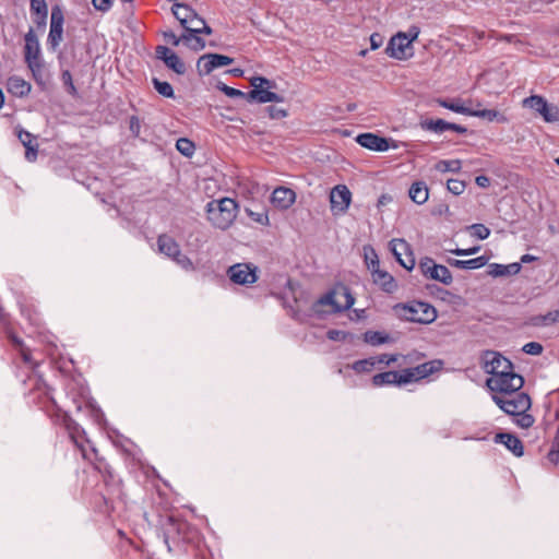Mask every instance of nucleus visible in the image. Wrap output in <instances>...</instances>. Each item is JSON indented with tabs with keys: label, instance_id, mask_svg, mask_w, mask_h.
<instances>
[{
	"label": "nucleus",
	"instance_id": "nucleus-1",
	"mask_svg": "<svg viewBox=\"0 0 559 559\" xmlns=\"http://www.w3.org/2000/svg\"><path fill=\"white\" fill-rule=\"evenodd\" d=\"M491 399L503 413L514 417L513 423L518 427L527 429L534 425L535 418L528 413L532 400L527 393L520 390L512 394L491 395Z\"/></svg>",
	"mask_w": 559,
	"mask_h": 559
},
{
	"label": "nucleus",
	"instance_id": "nucleus-2",
	"mask_svg": "<svg viewBox=\"0 0 559 559\" xmlns=\"http://www.w3.org/2000/svg\"><path fill=\"white\" fill-rule=\"evenodd\" d=\"M207 218L218 229H228L238 214V204L230 198L212 200L206 205Z\"/></svg>",
	"mask_w": 559,
	"mask_h": 559
},
{
	"label": "nucleus",
	"instance_id": "nucleus-3",
	"mask_svg": "<svg viewBox=\"0 0 559 559\" xmlns=\"http://www.w3.org/2000/svg\"><path fill=\"white\" fill-rule=\"evenodd\" d=\"M393 311L402 320L420 324H429L437 319L436 308L424 301L414 300L407 304H396Z\"/></svg>",
	"mask_w": 559,
	"mask_h": 559
},
{
	"label": "nucleus",
	"instance_id": "nucleus-4",
	"mask_svg": "<svg viewBox=\"0 0 559 559\" xmlns=\"http://www.w3.org/2000/svg\"><path fill=\"white\" fill-rule=\"evenodd\" d=\"M355 298L350 289L346 286H341L338 289L330 290L321 296L313 305L311 310L320 314L322 306L333 307V312H342L353 307Z\"/></svg>",
	"mask_w": 559,
	"mask_h": 559
},
{
	"label": "nucleus",
	"instance_id": "nucleus-5",
	"mask_svg": "<svg viewBox=\"0 0 559 559\" xmlns=\"http://www.w3.org/2000/svg\"><path fill=\"white\" fill-rule=\"evenodd\" d=\"M252 90L247 92V102L249 103H282L284 97L274 93L276 83L263 76H253L250 80Z\"/></svg>",
	"mask_w": 559,
	"mask_h": 559
},
{
	"label": "nucleus",
	"instance_id": "nucleus-6",
	"mask_svg": "<svg viewBox=\"0 0 559 559\" xmlns=\"http://www.w3.org/2000/svg\"><path fill=\"white\" fill-rule=\"evenodd\" d=\"M486 385L491 391V395L512 394L523 388L524 379L521 374L512 371L497 377H489L486 380Z\"/></svg>",
	"mask_w": 559,
	"mask_h": 559
},
{
	"label": "nucleus",
	"instance_id": "nucleus-7",
	"mask_svg": "<svg viewBox=\"0 0 559 559\" xmlns=\"http://www.w3.org/2000/svg\"><path fill=\"white\" fill-rule=\"evenodd\" d=\"M522 104L523 107L530 108L542 116L545 122L554 123L559 121V107L554 104H549L540 95L526 97L523 99Z\"/></svg>",
	"mask_w": 559,
	"mask_h": 559
},
{
	"label": "nucleus",
	"instance_id": "nucleus-8",
	"mask_svg": "<svg viewBox=\"0 0 559 559\" xmlns=\"http://www.w3.org/2000/svg\"><path fill=\"white\" fill-rule=\"evenodd\" d=\"M483 368L490 377L514 371L512 362L498 352L487 350L483 357Z\"/></svg>",
	"mask_w": 559,
	"mask_h": 559
},
{
	"label": "nucleus",
	"instance_id": "nucleus-9",
	"mask_svg": "<svg viewBox=\"0 0 559 559\" xmlns=\"http://www.w3.org/2000/svg\"><path fill=\"white\" fill-rule=\"evenodd\" d=\"M419 270L426 278L438 281L444 285H450L453 282L449 269L442 264H437L432 258H423L419 261Z\"/></svg>",
	"mask_w": 559,
	"mask_h": 559
},
{
	"label": "nucleus",
	"instance_id": "nucleus-10",
	"mask_svg": "<svg viewBox=\"0 0 559 559\" xmlns=\"http://www.w3.org/2000/svg\"><path fill=\"white\" fill-rule=\"evenodd\" d=\"M385 53L397 60H406L413 57V47L403 32H399L389 40Z\"/></svg>",
	"mask_w": 559,
	"mask_h": 559
},
{
	"label": "nucleus",
	"instance_id": "nucleus-11",
	"mask_svg": "<svg viewBox=\"0 0 559 559\" xmlns=\"http://www.w3.org/2000/svg\"><path fill=\"white\" fill-rule=\"evenodd\" d=\"M257 266L250 263H236L227 270L229 280L238 285H249L257 282Z\"/></svg>",
	"mask_w": 559,
	"mask_h": 559
},
{
	"label": "nucleus",
	"instance_id": "nucleus-12",
	"mask_svg": "<svg viewBox=\"0 0 559 559\" xmlns=\"http://www.w3.org/2000/svg\"><path fill=\"white\" fill-rule=\"evenodd\" d=\"M234 59L219 53H205L197 62V71L201 76L209 75L216 68L231 64Z\"/></svg>",
	"mask_w": 559,
	"mask_h": 559
},
{
	"label": "nucleus",
	"instance_id": "nucleus-13",
	"mask_svg": "<svg viewBox=\"0 0 559 559\" xmlns=\"http://www.w3.org/2000/svg\"><path fill=\"white\" fill-rule=\"evenodd\" d=\"M389 247L396 261L406 270L411 271L415 266V259L411 251L408 242L404 239L395 238L389 242Z\"/></svg>",
	"mask_w": 559,
	"mask_h": 559
},
{
	"label": "nucleus",
	"instance_id": "nucleus-14",
	"mask_svg": "<svg viewBox=\"0 0 559 559\" xmlns=\"http://www.w3.org/2000/svg\"><path fill=\"white\" fill-rule=\"evenodd\" d=\"M352 193L345 185L335 186L330 192L331 210L334 215L344 214L350 204Z\"/></svg>",
	"mask_w": 559,
	"mask_h": 559
},
{
	"label": "nucleus",
	"instance_id": "nucleus-15",
	"mask_svg": "<svg viewBox=\"0 0 559 559\" xmlns=\"http://www.w3.org/2000/svg\"><path fill=\"white\" fill-rule=\"evenodd\" d=\"M440 367H441V361L431 360V361H426L424 364H420L413 368L403 369V373H404L403 381H405L407 384L411 382L421 380V379L432 374L435 371L439 370Z\"/></svg>",
	"mask_w": 559,
	"mask_h": 559
},
{
	"label": "nucleus",
	"instance_id": "nucleus-16",
	"mask_svg": "<svg viewBox=\"0 0 559 559\" xmlns=\"http://www.w3.org/2000/svg\"><path fill=\"white\" fill-rule=\"evenodd\" d=\"M357 143L362 147L374 152H385L390 148H397V145L392 141H390L383 136L377 135L374 133H361L357 136Z\"/></svg>",
	"mask_w": 559,
	"mask_h": 559
},
{
	"label": "nucleus",
	"instance_id": "nucleus-17",
	"mask_svg": "<svg viewBox=\"0 0 559 559\" xmlns=\"http://www.w3.org/2000/svg\"><path fill=\"white\" fill-rule=\"evenodd\" d=\"M25 62L28 68L38 67V61H41L40 58V47L35 35L33 28L25 34Z\"/></svg>",
	"mask_w": 559,
	"mask_h": 559
},
{
	"label": "nucleus",
	"instance_id": "nucleus-18",
	"mask_svg": "<svg viewBox=\"0 0 559 559\" xmlns=\"http://www.w3.org/2000/svg\"><path fill=\"white\" fill-rule=\"evenodd\" d=\"M63 34V14L59 8L51 11L50 29L48 34V44L52 49L57 48L62 40Z\"/></svg>",
	"mask_w": 559,
	"mask_h": 559
},
{
	"label": "nucleus",
	"instance_id": "nucleus-19",
	"mask_svg": "<svg viewBox=\"0 0 559 559\" xmlns=\"http://www.w3.org/2000/svg\"><path fill=\"white\" fill-rule=\"evenodd\" d=\"M171 12L180 22V25L185 28L186 32H189V28H193V26H190V24H193L200 20L198 13L186 3H174Z\"/></svg>",
	"mask_w": 559,
	"mask_h": 559
},
{
	"label": "nucleus",
	"instance_id": "nucleus-20",
	"mask_svg": "<svg viewBox=\"0 0 559 559\" xmlns=\"http://www.w3.org/2000/svg\"><path fill=\"white\" fill-rule=\"evenodd\" d=\"M69 431V436L74 444L81 450L82 456L86 460H92L91 454L85 448L84 442L90 443L87 439L83 440L81 437L85 435V431L73 420L69 419L66 424Z\"/></svg>",
	"mask_w": 559,
	"mask_h": 559
},
{
	"label": "nucleus",
	"instance_id": "nucleus-21",
	"mask_svg": "<svg viewBox=\"0 0 559 559\" xmlns=\"http://www.w3.org/2000/svg\"><path fill=\"white\" fill-rule=\"evenodd\" d=\"M495 442L503 444L515 456L520 457L524 453V447L520 438L509 432H500L495 436Z\"/></svg>",
	"mask_w": 559,
	"mask_h": 559
},
{
	"label": "nucleus",
	"instance_id": "nucleus-22",
	"mask_svg": "<svg viewBox=\"0 0 559 559\" xmlns=\"http://www.w3.org/2000/svg\"><path fill=\"white\" fill-rule=\"evenodd\" d=\"M403 379H404L403 370L402 371L390 370V371L380 372V373L374 374L372 377V384L374 386H383V385H391V384L403 385V384H406V382L403 381Z\"/></svg>",
	"mask_w": 559,
	"mask_h": 559
},
{
	"label": "nucleus",
	"instance_id": "nucleus-23",
	"mask_svg": "<svg viewBox=\"0 0 559 559\" xmlns=\"http://www.w3.org/2000/svg\"><path fill=\"white\" fill-rule=\"evenodd\" d=\"M296 199L295 192L285 187L276 188L272 193V203L280 209H288Z\"/></svg>",
	"mask_w": 559,
	"mask_h": 559
},
{
	"label": "nucleus",
	"instance_id": "nucleus-24",
	"mask_svg": "<svg viewBox=\"0 0 559 559\" xmlns=\"http://www.w3.org/2000/svg\"><path fill=\"white\" fill-rule=\"evenodd\" d=\"M157 247L160 253L165 254L171 260L181 251L178 242L167 234H162L158 236Z\"/></svg>",
	"mask_w": 559,
	"mask_h": 559
},
{
	"label": "nucleus",
	"instance_id": "nucleus-25",
	"mask_svg": "<svg viewBox=\"0 0 559 559\" xmlns=\"http://www.w3.org/2000/svg\"><path fill=\"white\" fill-rule=\"evenodd\" d=\"M522 269L521 263L514 262L510 264L491 263L488 266V275L492 277H506L516 275Z\"/></svg>",
	"mask_w": 559,
	"mask_h": 559
},
{
	"label": "nucleus",
	"instance_id": "nucleus-26",
	"mask_svg": "<svg viewBox=\"0 0 559 559\" xmlns=\"http://www.w3.org/2000/svg\"><path fill=\"white\" fill-rule=\"evenodd\" d=\"M447 263L452 267L460 270H477L485 266L488 263V258L485 255H480L469 260H457L449 258L447 259Z\"/></svg>",
	"mask_w": 559,
	"mask_h": 559
},
{
	"label": "nucleus",
	"instance_id": "nucleus-27",
	"mask_svg": "<svg viewBox=\"0 0 559 559\" xmlns=\"http://www.w3.org/2000/svg\"><path fill=\"white\" fill-rule=\"evenodd\" d=\"M373 283L381 287L385 293L392 294L397 289L395 278L386 271L378 270L372 273Z\"/></svg>",
	"mask_w": 559,
	"mask_h": 559
},
{
	"label": "nucleus",
	"instance_id": "nucleus-28",
	"mask_svg": "<svg viewBox=\"0 0 559 559\" xmlns=\"http://www.w3.org/2000/svg\"><path fill=\"white\" fill-rule=\"evenodd\" d=\"M408 195L416 204L421 205L426 203L429 197L427 185L424 181L414 182L408 190Z\"/></svg>",
	"mask_w": 559,
	"mask_h": 559
},
{
	"label": "nucleus",
	"instance_id": "nucleus-29",
	"mask_svg": "<svg viewBox=\"0 0 559 559\" xmlns=\"http://www.w3.org/2000/svg\"><path fill=\"white\" fill-rule=\"evenodd\" d=\"M8 91L14 96L23 97L31 92V84L19 76H11L8 80Z\"/></svg>",
	"mask_w": 559,
	"mask_h": 559
},
{
	"label": "nucleus",
	"instance_id": "nucleus-30",
	"mask_svg": "<svg viewBox=\"0 0 559 559\" xmlns=\"http://www.w3.org/2000/svg\"><path fill=\"white\" fill-rule=\"evenodd\" d=\"M199 35L194 34V32H185L182 34V43L194 51L203 50L205 48V40Z\"/></svg>",
	"mask_w": 559,
	"mask_h": 559
},
{
	"label": "nucleus",
	"instance_id": "nucleus-31",
	"mask_svg": "<svg viewBox=\"0 0 559 559\" xmlns=\"http://www.w3.org/2000/svg\"><path fill=\"white\" fill-rule=\"evenodd\" d=\"M424 130H428L438 134L449 131V122L443 119H428L420 123Z\"/></svg>",
	"mask_w": 559,
	"mask_h": 559
},
{
	"label": "nucleus",
	"instance_id": "nucleus-32",
	"mask_svg": "<svg viewBox=\"0 0 559 559\" xmlns=\"http://www.w3.org/2000/svg\"><path fill=\"white\" fill-rule=\"evenodd\" d=\"M469 116L487 119L488 121H493V120H497L499 122L507 121V118L502 114H500L499 111H497L495 109H479V110L471 109Z\"/></svg>",
	"mask_w": 559,
	"mask_h": 559
},
{
	"label": "nucleus",
	"instance_id": "nucleus-33",
	"mask_svg": "<svg viewBox=\"0 0 559 559\" xmlns=\"http://www.w3.org/2000/svg\"><path fill=\"white\" fill-rule=\"evenodd\" d=\"M437 103L453 112L462 114L469 116L471 108L464 106L460 99L447 100V99H438Z\"/></svg>",
	"mask_w": 559,
	"mask_h": 559
},
{
	"label": "nucleus",
	"instance_id": "nucleus-34",
	"mask_svg": "<svg viewBox=\"0 0 559 559\" xmlns=\"http://www.w3.org/2000/svg\"><path fill=\"white\" fill-rule=\"evenodd\" d=\"M364 341L372 346H379L390 341V336L386 333L380 331H367L364 334Z\"/></svg>",
	"mask_w": 559,
	"mask_h": 559
},
{
	"label": "nucleus",
	"instance_id": "nucleus-35",
	"mask_svg": "<svg viewBox=\"0 0 559 559\" xmlns=\"http://www.w3.org/2000/svg\"><path fill=\"white\" fill-rule=\"evenodd\" d=\"M462 168L460 159H442L435 165V169L440 173H457Z\"/></svg>",
	"mask_w": 559,
	"mask_h": 559
},
{
	"label": "nucleus",
	"instance_id": "nucleus-36",
	"mask_svg": "<svg viewBox=\"0 0 559 559\" xmlns=\"http://www.w3.org/2000/svg\"><path fill=\"white\" fill-rule=\"evenodd\" d=\"M152 83L154 85V88L162 96L167 97V98H174L175 97L174 88L170 85V83H168L166 81H160V80H158L156 78L152 79Z\"/></svg>",
	"mask_w": 559,
	"mask_h": 559
},
{
	"label": "nucleus",
	"instance_id": "nucleus-37",
	"mask_svg": "<svg viewBox=\"0 0 559 559\" xmlns=\"http://www.w3.org/2000/svg\"><path fill=\"white\" fill-rule=\"evenodd\" d=\"M377 365L376 357L357 360L353 364L352 368L358 373L370 372Z\"/></svg>",
	"mask_w": 559,
	"mask_h": 559
},
{
	"label": "nucleus",
	"instance_id": "nucleus-38",
	"mask_svg": "<svg viewBox=\"0 0 559 559\" xmlns=\"http://www.w3.org/2000/svg\"><path fill=\"white\" fill-rule=\"evenodd\" d=\"M176 148L186 157H190L193 155L195 145L194 143L187 139V138H180L176 142Z\"/></svg>",
	"mask_w": 559,
	"mask_h": 559
},
{
	"label": "nucleus",
	"instance_id": "nucleus-39",
	"mask_svg": "<svg viewBox=\"0 0 559 559\" xmlns=\"http://www.w3.org/2000/svg\"><path fill=\"white\" fill-rule=\"evenodd\" d=\"M164 63L177 74H183L186 72V66L176 52L171 53Z\"/></svg>",
	"mask_w": 559,
	"mask_h": 559
},
{
	"label": "nucleus",
	"instance_id": "nucleus-40",
	"mask_svg": "<svg viewBox=\"0 0 559 559\" xmlns=\"http://www.w3.org/2000/svg\"><path fill=\"white\" fill-rule=\"evenodd\" d=\"M365 262L368 269L371 271V274L380 270V262L378 255L372 248H365Z\"/></svg>",
	"mask_w": 559,
	"mask_h": 559
},
{
	"label": "nucleus",
	"instance_id": "nucleus-41",
	"mask_svg": "<svg viewBox=\"0 0 559 559\" xmlns=\"http://www.w3.org/2000/svg\"><path fill=\"white\" fill-rule=\"evenodd\" d=\"M247 215L255 223L261 225H269V216L265 210H261L260 212H254L251 209H246Z\"/></svg>",
	"mask_w": 559,
	"mask_h": 559
},
{
	"label": "nucleus",
	"instance_id": "nucleus-42",
	"mask_svg": "<svg viewBox=\"0 0 559 559\" xmlns=\"http://www.w3.org/2000/svg\"><path fill=\"white\" fill-rule=\"evenodd\" d=\"M447 188L452 194L460 195L465 190V182L459 179H449L447 182Z\"/></svg>",
	"mask_w": 559,
	"mask_h": 559
},
{
	"label": "nucleus",
	"instance_id": "nucleus-43",
	"mask_svg": "<svg viewBox=\"0 0 559 559\" xmlns=\"http://www.w3.org/2000/svg\"><path fill=\"white\" fill-rule=\"evenodd\" d=\"M469 228L472 230V236L480 240L488 238L490 235V229L483 224H473Z\"/></svg>",
	"mask_w": 559,
	"mask_h": 559
},
{
	"label": "nucleus",
	"instance_id": "nucleus-44",
	"mask_svg": "<svg viewBox=\"0 0 559 559\" xmlns=\"http://www.w3.org/2000/svg\"><path fill=\"white\" fill-rule=\"evenodd\" d=\"M173 261H175L180 267H182L186 271L194 270V265H193V262L191 261V259L189 257H187L186 254H182L181 251L179 252L178 255H176L173 259Z\"/></svg>",
	"mask_w": 559,
	"mask_h": 559
},
{
	"label": "nucleus",
	"instance_id": "nucleus-45",
	"mask_svg": "<svg viewBox=\"0 0 559 559\" xmlns=\"http://www.w3.org/2000/svg\"><path fill=\"white\" fill-rule=\"evenodd\" d=\"M31 10L41 15L43 19L47 16V4L45 0H31Z\"/></svg>",
	"mask_w": 559,
	"mask_h": 559
},
{
	"label": "nucleus",
	"instance_id": "nucleus-46",
	"mask_svg": "<svg viewBox=\"0 0 559 559\" xmlns=\"http://www.w3.org/2000/svg\"><path fill=\"white\" fill-rule=\"evenodd\" d=\"M61 80L63 84L67 86L68 93L73 96L76 95V87L73 84L72 74L69 70L62 71Z\"/></svg>",
	"mask_w": 559,
	"mask_h": 559
},
{
	"label": "nucleus",
	"instance_id": "nucleus-47",
	"mask_svg": "<svg viewBox=\"0 0 559 559\" xmlns=\"http://www.w3.org/2000/svg\"><path fill=\"white\" fill-rule=\"evenodd\" d=\"M219 90L228 97H239V98H245L247 100V93L246 92H242L240 90H237V88H234V87H230V86H227L225 84H222V86H219Z\"/></svg>",
	"mask_w": 559,
	"mask_h": 559
},
{
	"label": "nucleus",
	"instance_id": "nucleus-48",
	"mask_svg": "<svg viewBox=\"0 0 559 559\" xmlns=\"http://www.w3.org/2000/svg\"><path fill=\"white\" fill-rule=\"evenodd\" d=\"M543 349H544L543 345L537 342H530L523 346L524 353H526L528 355H534V356L540 355L543 353Z\"/></svg>",
	"mask_w": 559,
	"mask_h": 559
},
{
	"label": "nucleus",
	"instance_id": "nucleus-49",
	"mask_svg": "<svg viewBox=\"0 0 559 559\" xmlns=\"http://www.w3.org/2000/svg\"><path fill=\"white\" fill-rule=\"evenodd\" d=\"M198 24L201 26H193V28H189V32H194V34H205L211 35L213 33L212 28L206 24L204 19L200 17L198 20Z\"/></svg>",
	"mask_w": 559,
	"mask_h": 559
},
{
	"label": "nucleus",
	"instance_id": "nucleus-50",
	"mask_svg": "<svg viewBox=\"0 0 559 559\" xmlns=\"http://www.w3.org/2000/svg\"><path fill=\"white\" fill-rule=\"evenodd\" d=\"M479 250H480V247L479 246H475V247H471V248H467V249H461V248L450 249L449 252H451V253H453L455 255L466 257V255L476 254Z\"/></svg>",
	"mask_w": 559,
	"mask_h": 559
},
{
	"label": "nucleus",
	"instance_id": "nucleus-51",
	"mask_svg": "<svg viewBox=\"0 0 559 559\" xmlns=\"http://www.w3.org/2000/svg\"><path fill=\"white\" fill-rule=\"evenodd\" d=\"M95 10L103 13L108 12L112 7V0H92Z\"/></svg>",
	"mask_w": 559,
	"mask_h": 559
},
{
	"label": "nucleus",
	"instance_id": "nucleus-52",
	"mask_svg": "<svg viewBox=\"0 0 559 559\" xmlns=\"http://www.w3.org/2000/svg\"><path fill=\"white\" fill-rule=\"evenodd\" d=\"M17 136H19V140L21 141V143L24 145L25 148L27 146L34 145L33 142L35 141V139H34L32 133H29V132H27L25 130H20L19 133H17Z\"/></svg>",
	"mask_w": 559,
	"mask_h": 559
},
{
	"label": "nucleus",
	"instance_id": "nucleus-53",
	"mask_svg": "<svg viewBox=\"0 0 559 559\" xmlns=\"http://www.w3.org/2000/svg\"><path fill=\"white\" fill-rule=\"evenodd\" d=\"M266 110L272 119H282L287 116V111L285 109L275 106H269Z\"/></svg>",
	"mask_w": 559,
	"mask_h": 559
},
{
	"label": "nucleus",
	"instance_id": "nucleus-54",
	"mask_svg": "<svg viewBox=\"0 0 559 559\" xmlns=\"http://www.w3.org/2000/svg\"><path fill=\"white\" fill-rule=\"evenodd\" d=\"M163 37H164V39H165L167 43L171 44V45H173V46H175V47H177V46L180 44V41H182V35H181L180 37H178V36H177L173 31H170V29H169V31H165V32L163 33Z\"/></svg>",
	"mask_w": 559,
	"mask_h": 559
},
{
	"label": "nucleus",
	"instance_id": "nucleus-55",
	"mask_svg": "<svg viewBox=\"0 0 559 559\" xmlns=\"http://www.w3.org/2000/svg\"><path fill=\"white\" fill-rule=\"evenodd\" d=\"M129 129L134 136H139L141 132V122L136 116L130 117Z\"/></svg>",
	"mask_w": 559,
	"mask_h": 559
},
{
	"label": "nucleus",
	"instance_id": "nucleus-56",
	"mask_svg": "<svg viewBox=\"0 0 559 559\" xmlns=\"http://www.w3.org/2000/svg\"><path fill=\"white\" fill-rule=\"evenodd\" d=\"M155 52L157 59L163 60L165 62L167 58L171 56V53H174L175 51H173L170 48L166 46H157Z\"/></svg>",
	"mask_w": 559,
	"mask_h": 559
},
{
	"label": "nucleus",
	"instance_id": "nucleus-57",
	"mask_svg": "<svg viewBox=\"0 0 559 559\" xmlns=\"http://www.w3.org/2000/svg\"><path fill=\"white\" fill-rule=\"evenodd\" d=\"M397 360V355L393 354H381L376 357L377 364L391 365Z\"/></svg>",
	"mask_w": 559,
	"mask_h": 559
},
{
	"label": "nucleus",
	"instance_id": "nucleus-58",
	"mask_svg": "<svg viewBox=\"0 0 559 559\" xmlns=\"http://www.w3.org/2000/svg\"><path fill=\"white\" fill-rule=\"evenodd\" d=\"M28 69L32 71L34 80L37 83H39V84H44V80H43V62L38 61V67L37 68H35V66H34L33 68H28Z\"/></svg>",
	"mask_w": 559,
	"mask_h": 559
},
{
	"label": "nucleus",
	"instance_id": "nucleus-59",
	"mask_svg": "<svg viewBox=\"0 0 559 559\" xmlns=\"http://www.w3.org/2000/svg\"><path fill=\"white\" fill-rule=\"evenodd\" d=\"M420 34V28L416 25L409 26L408 31L404 33V36L407 37V40L412 44L414 40L418 38Z\"/></svg>",
	"mask_w": 559,
	"mask_h": 559
},
{
	"label": "nucleus",
	"instance_id": "nucleus-60",
	"mask_svg": "<svg viewBox=\"0 0 559 559\" xmlns=\"http://www.w3.org/2000/svg\"><path fill=\"white\" fill-rule=\"evenodd\" d=\"M326 336L331 341H344L346 338V333L340 330H329Z\"/></svg>",
	"mask_w": 559,
	"mask_h": 559
},
{
	"label": "nucleus",
	"instance_id": "nucleus-61",
	"mask_svg": "<svg viewBox=\"0 0 559 559\" xmlns=\"http://www.w3.org/2000/svg\"><path fill=\"white\" fill-rule=\"evenodd\" d=\"M20 355L25 364H28L32 366V368H35L37 365L33 362L31 350L26 347H22L20 350Z\"/></svg>",
	"mask_w": 559,
	"mask_h": 559
},
{
	"label": "nucleus",
	"instance_id": "nucleus-62",
	"mask_svg": "<svg viewBox=\"0 0 559 559\" xmlns=\"http://www.w3.org/2000/svg\"><path fill=\"white\" fill-rule=\"evenodd\" d=\"M543 319L546 324L558 323L559 322V310L549 311L548 313H546L544 316Z\"/></svg>",
	"mask_w": 559,
	"mask_h": 559
},
{
	"label": "nucleus",
	"instance_id": "nucleus-63",
	"mask_svg": "<svg viewBox=\"0 0 559 559\" xmlns=\"http://www.w3.org/2000/svg\"><path fill=\"white\" fill-rule=\"evenodd\" d=\"M382 36L378 33H373L371 36H370V48L372 50H376L378 49L379 47L382 46Z\"/></svg>",
	"mask_w": 559,
	"mask_h": 559
},
{
	"label": "nucleus",
	"instance_id": "nucleus-64",
	"mask_svg": "<svg viewBox=\"0 0 559 559\" xmlns=\"http://www.w3.org/2000/svg\"><path fill=\"white\" fill-rule=\"evenodd\" d=\"M25 157L28 162H34L37 157V144L27 146Z\"/></svg>",
	"mask_w": 559,
	"mask_h": 559
}]
</instances>
